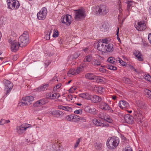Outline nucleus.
I'll return each mask as SVG.
<instances>
[{"label":"nucleus","mask_w":151,"mask_h":151,"mask_svg":"<svg viewBox=\"0 0 151 151\" xmlns=\"http://www.w3.org/2000/svg\"><path fill=\"white\" fill-rule=\"evenodd\" d=\"M123 151H132V150L129 146H127L123 150Z\"/></svg>","instance_id":"48"},{"label":"nucleus","mask_w":151,"mask_h":151,"mask_svg":"<svg viewBox=\"0 0 151 151\" xmlns=\"http://www.w3.org/2000/svg\"><path fill=\"white\" fill-rule=\"evenodd\" d=\"M74 116V120H75L76 121H79L80 118V116H79L76 115H73Z\"/></svg>","instance_id":"55"},{"label":"nucleus","mask_w":151,"mask_h":151,"mask_svg":"<svg viewBox=\"0 0 151 151\" xmlns=\"http://www.w3.org/2000/svg\"><path fill=\"white\" fill-rule=\"evenodd\" d=\"M9 122V119L6 120L4 119H1V122L2 124V125H3Z\"/></svg>","instance_id":"52"},{"label":"nucleus","mask_w":151,"mask_h":151,"mask_svg":"<svg viewBox=\"0 0 151 151\" xmlns=\"http://www.w3.org/2000/svg\"><path fill=\"white\" fill-rule=\"evenodd\" d=\"M92 122L94 124L97 126H101L102 127H108L109 126L108 124H105L102 123L95 119L93 120Z\"/></svg>","instance_id":"18"},{"label":"nucleus","mask_w":151,"mask_h":151,"mask_svg":"<svg viewBox=\"0 0 151 151\" xmlns=\"http://www.w3.org/2000/svg\"><path fill=\"white\" fill-rule=\"evenodd\" d=\"M99 107L102 110L104 111H108L109 112L112 113L113 110L110 107L108 104L104 101H102L99 104Z\"/></svg>","instance_id":"10"},{"label":"nucleus","mask_w":151,"mask_h":151,"mask_svg":"<svg viewBox=\"0 0 151 151\" xmlns=\"http://www.w3.org/2000/svg\"><path fill=\"white\" fill-rule=\"evenodd\" d=\"M103 99L101 97L96 95H91L90 100L93 103H98L100 102Z\"/></svg>","instance_id":"16"},{"label":"nucleus","mask_w":151,"mask_h":151,"mask_svg":"<svg viewBox=\"0 0 151 151\" xmlns=\"http://www.w3.org/2000/svg\"><path fill=\"white\" fill-rule=\"evenodd\" d=\"M76 75L75 70L73 68L70 69L68 73V76L69 77L71 76V75Z\"/></svg>","instance_id":"37"},{"label":"nucleus","mask_w":151,"mask_h":151,"mask_svg":"<svg viewBox=\"0 0 151 151\" xmlns=\"http://www.w3.org/2000/svg\"><path fill=\"white\" fill-rule=\"evenodd\" d=\"M136 104L138 107V111H143L145 110L147 107V104L144 102L140 101H137Z\"/></svg>","instance_id":"13"},{"label":"nucleus","mask_w":151,"mask_h":151,"mask_svg":"<svg viewBox=\"0 0 151 151\" xmlns=\"http://www.w3.org/2000/svg\"><path fill=\"white\" fill-rule=\"evenodd\" d=\"M133 53L139 60L140 61H143V59L142 57V55L140 52L138 50H135L134 52Z\"/></svg>","instance_id":"27"},{"label":"nucleus","mask_w":151,"mask_h":151,"mask_svg":"<svg viewBox=\"0 0 151 151\" xmlns=\"http://www.w3.org/2000/svg\"><path fill=\"white\" fill-rule=\"evenodd\" d=\"M80 53L78 52L75 53L73 55L71 56V57L73 59H75L77 58L80 55Z\"/></svg>","instance_id":"44"},{"label":"nucleus","mask_w":151,"mask_h":151,"mask_svg":"<svg viewBox=\"0 0 151 151\" xmlns=\"http://www.w3.org/2000/svg\"><path fill=\"white\" fill-rule=\"evenodd\" d=\"M85 110L87 112L93 114L96 113V109L94 108H91L89 106H86L85 108Z\"/></svg>","instance_id":"30"},{"label":"nucleus","mask_w":151,"mask_h":151,"mask_svg":"<svg viewBox=\"0 0 151 151\" xmlns=\"http://www.w3.org/2000/svg\"><path fill=\"white\" fill-rule=\"evenodd\" d=\"M99 70L100 72L102 73H106V70L103 68H99Z\"/></svg>","instance_id":"58"},{"label":"nucleus","mask_w":151,"mask_h":151,"mask_svg":"<svg viewBox=\"0 0 151 151\" xmlns=\"http://www.w3.org/2000/svg\"><path fill=\"white\" fill-rule=\"evenodd\" d=\"M11 44V49L12 52H17L20 47V43L16 40H14L13 41H11L10 43Z\"/></svg>","instance_id":"11"},{"label":"nucleus","mask_w":151,"mask_h":151,"mask_svg":"<svg viewBox=\"0 0 151 151\" xmlns=\"http://www.w3.org/2000/svg\"><path fill=\"white\" fill-rule=\"evenodd\" d=\"M73 115L70 114L67 115L65 117V120L68 122H76L75 120H74Z\"/></svg>","instance_id":"31"},{"label":"nucleus","mask_w":151,"mask_h":151,"mask_svg":"<svg viewBox=\"0 0 151 151\" xmlns=\"http://www.w3.org/2000/svg\"><path fill=\"white\" fill-rule=\"evenodd\" d=\"M10 9H16L19 6L20 4L19 2L17 0H10Z\"/></svg>","instance_id":"15"},{"label":"nucleus","mask_w":151,"mask_h":151,"mask_svg":"<svg viewBox=\"0 0 151 151\" xmlns=\"http://www.w3.org/2000/svg\"><path fill=\"white\" fill-rule=\"evenodd\" d=\"M79 121L82 122H86V119L85 117L80 116Z\"/></svg>","instance_id":"49"},{"label":"nucleus","mask_w":151,"mask_h":151,"mask_svg":"<svg viewBox=\"0 0 151 151\" xmlns=\"http://www.w3.org/2000/svg\"><path fill=\"white\" fill-rule=\"evenodd\" d=\"M74 11L75 13V18L76 20L80 21L83 20L86 16V12L84 9H79L75 10Z\"/></svg>","instance_id":"4"},{"label":"nucleus","mask_w":151,"mask_h":151,"mask_svg":"<svg viewBox=\"0 0 151 151\" xmlns=\"http://www.w3.org/2000/svg\"><path fill=\"white\" fill-rule=\"evenodd\" d=\"M51 62L48 60H46L45 62V67H47L50 63Z\"/></svg>","instance_id":"57"},{"label":"nucleus","mask_w":151,"mask_h":151,"mask_svg":"<svg viewBox=\"0 0 151 151\" xmlns=\"http://www.w3.org/2000/svg\"><path fill=\"white\" fill-rule=\"evenodd\" d=\"M144 92L147 97L151 99V91L147 88H145L144 90Z\"/></svg>","instance_id":"33"},{"label":"nucleus","mask_w":151,"mask_h":151,"mask_svg":"<svg viewBox=\"0 0 151 151\" xmlns=\"http://www.w3.org/2000/svg\"><path fill=\"white\" fill-rule=\"evenodd\" d=\"M109 12V9L106 5H101L98 7L96 11L97 15H105Z\"/></svg>","instance_id":"6"},{"label":"nucleus","mask_w":151,"mask_h":151,"mask_svg":"<svg viewBox=\"0 0 151 151\" xmlns=\"http://www.w3.org/2000/svg\"><path fill=\"white\" fill-rule=\"evenodd\" d=\"M34 100V97L32 96H28L23 97L21 101L18 104V105L20 106L29 105Z\"/></svg>","instance_id":"5"},{"label":"nucleus","mask_w":151,"mask_h":151,"mask_svg":"<svg viewBox=\"0 0 151 151\" xmlns=\"http://www.w3.org/2000/svg\"><path fill=\"white\" fill-rule=\"evenodd\" d=\"M108 61L111 63L114 64L117 63V58H115L113 57H110L108 59Z\"/></svg>","instance_id":"34"},{"label":"nucleus","mask_w":151,"mask_h":151,"mask_svg":"<svg viewBox=\"0 0 151 151\" xmlns=\"http://www.w3.org/2000/svg\"><path fill=\"white\" fill-rule=\"evenodd\" d=\"M95 80L102 83H105L106 81V80L105 78L102 77H98L97 76V78H96V79Z\"/></svg>","instance_id":"32"},{"label":"nucleus","mask_w":151,"mask_h":151,"mask_svg":"<svg viewBox=\"0 0 151 151\" xmlns=\"http://www.w3.org/2000/svg\"><path fill=\"white\" fill-rule=\"evenodd\" d=\"M61 22L66 25L69 26L72 20V16L69 14L64 15L61 18Z\"/></svg>","instance_id":"9"},{"label":"nucleus","mask_w":151,"mask_h":151,"mask_svg":"<svg viewBox=\"0 0 151 151\" xmlns=\"http://www.w3.org/2000/svg\"><path fill=\"white\" fill-rule=\"evenodd\" d=\"M88 48L87 47L85 49H83V50L86 53H88Z\"/></svg>","instance_id":"63"},{"label":"nucleus","mask_w":151,"mask_h":151,"mask_svg":"<svg viewBox=\"0 0 151 151\" xmlns=\"http://www.w3.org/2000/svg\"><path fill=\"white\" fill-rule=\"evenodd\" d=\"M49 85L47 83H44L36 89V91L40 92L41 91H44L48 89Z\"/></svg>","instance_id":"17"},{"label":"nucleus","mask_w":151,"mask_h":151,"mask_svg":"<svg viewBox=\"0 0 151 151\" xmlns=\"http://www.w3.org/2000/svg\"><path fill=\"white\" fill-rule=\"evenodd\" d=\"M117 62H118L119 63H120L123 66H125L126 64V63H125L124 61H123L119 58H117Z\"/></svg>","instance_id":"41"},{"label":"nucleus","mask_w":151,"mask_h":151,"mask_svg":"<svg viewBox=\"0 0 151 151\" xmlns=\"http://www.w3.org/2000/svg\"><path fill=\"white\" fill-rule=\"evenodd\" d=\"M108 68L111 70H115L117 69V68L113 65H109L108 66Z\"/></svg>","instance_id":"46"},{"label":"nucleus","mask_w":151,"mask_h":151,"mask_svg":"<svg viewBox=\"0 0 151 151\" xmlns=\"http://www.w3.org/2000/svg\"><path fill=\"white\" fill-rule=\"evenodd\" d=\"M58 108L64 110L66 111L71 112L72 111V108L68 106H64L62 105H59L58 106Z\"/></svg>","instance_id":"28"},{"label":"nucleus","mask_w":151,"mask_h":151,"mask_svg":"<svg viewBox=\"0 0 151 151\" xmlns=\"http://www.w3.org/2000/svg\"><path fill=\"white\" fill-rule=\"evenodd\" d=\"M52 146L51 151H63V147L57 144H52Z\"/></svg>","instance_id":"23"},{"label":"nucleus","mask_w":151,"mask_h":151,"mask_svg":"<svg viewBox=\"0 0 151 151\" xmlns=\"http://www.w3.org/2000/svg\"><path fill=\"white\" fill-rule=\"evenodd\" d=\"M135 27L137 30L140 31H144L147 28L146 24L144 21L138 22L137 25H135Z\"/></svg>","instance_id":"12"},{"label":"nucleus","mask_w":151,"mask_h":151,"mask_svg":"<svg viewBox=\"0 0 151 151\" xmlns=\"http://www.w3.org/2000/svg\"><path fill=\"white\" fill-rule=\"evenodd\" d=\"M80 97L87 100H90L91 95L87 93H83L79 95Z\"/></svg>","instance_id":"29"},{"label":"nucleus","mask_w":151,"mask_h":151,"mask_svg":"<svg viewBox=\"0 0 151 151\" xmlns=\"http://www.w3.org/2000/svg\"><path fill=\"white\" fill-rule=\"evenodd\" d=\"M117 9L118 11V12L119 14L118 16V19L119 20L121 19V18L122 16V5L121 4V2L119 1L118 2L117 6Z\"/></svg>","instance_id":"21"},{"label":"nucleus","mask_w":151,"mask_h":151,"mask_svg":"<svg viewBox=\"0 0 151 151\" xmlns=\"http://www.w3.org/2000/svg\"><path fill=\"white\" fill-rule=\"evenodd\" d=\"M104 120H106V121L110 123H112L113 122V120L111 119L109 117L106 118V119L104 118Z\"/></svg>","instance_id":"54"},{"label":"nucleus","mask_w":151,"mask_h":151,"mask_svg":"<svg viewBox=\"0 0 151 151\" xmlns=\"http://www.w3.org/2000/svg\"><path fill=\"white\" fill-rule=\"evenodd\" d=\"M5 86V91L6 92L5 93L6 95H7L9 92V81L8 80H6L4 81Z\"/></svg>","instance_id":"25"},{"label":"nucleus","mask_w":151,"mask_h":151,"mask_svg":"<svg viewBox=\"0 0 151 151\" xmlns=\"http://www.w3.org/2000/svg\"><path fill=\"white\" fill-rule=\"evenodd\" d=\"M58 36V32H56V33H54L53 35V36L54 37H57Z\"/></svg>","instance_id":"62"},{"label":"nucleus","mask_w":151,"mask_h":151,"mask_svg":"<svg viewBox=\"0 0 151 151\" xmlns=\"http://www.w3.org/2000/svg\"><path fill=\"white\" fill-rule=\"evenodd\" d=\"M47 13V9L45 7L42 8L37 13V19L40 20L45 19L46 18Z\"/></svg>","instance_id":"8"},{"label":"nucleus","mask_w":151,"mask_h":151,"mask_svg":"<svg viewBox=\"0 0 151 151\" xmlns=\"http://www.w3.org/2000/svg\"><path fill=\"white\" fill-rule=\"evenodd\" d=\"M133 2L132 1H128L127 3V10L129 11L130 6L132 5Z\"/></svg>","instance_id":"50"},{"label":"nucleus","mask_w":151,"mask_h":151,"mask_svg":"<svg viewBox=\"0 0 151 151\" xmlns=\"http://www.w3.org/2000/svg\"><path fill=\"white\" fill-rule=\"evenodd\" d=\"M32 127V125L25 123L17 127L16 129L18 133L22 134L25 132L27 129Z\"/></svg>","instance_id":"7"},{"label":"nucleus","mask_w":151,"mask_h":151,"mask_svg":"<svg viewBox=\"0 0 151 151\" xmlns=\"http://www.w3.org/2000/svg\"><path fill=\"white\" fill-rule=\"evenodd\" d=\"M102 146V145L100 143H96V145H95V147L98 150H100Z\"/></svg>","instance_id":"47"},{"label":"nucleus","mask_w":151,"mask_h":151,"mask_svg":"<svg viewBox=\"0 0 151 151\" xmlns=\"http://www.w3.org/2000/svg\"><path fill=\"white\" fill-rule=\"evenodd\" d=\"M59 93H54L51 94V99H55L58 98L60 96Z\"/></svg>","instance_id":"38"},{"label":"nucleus","mask_w":151,"mask_h":151,"mask_svg":"<svg viewBox=\"0 0 151 151\" xmlns=\"http://www.w3.org/2000/svg\"><path fill=\"white\" fill-rule=\"evenodd\" d=\"M46 103L45 99H42L37 101L33 104V106L35 107L41 106L44 104Z\"/></svg>","instance_id":"24"},{"label":"nucleus","mask_w":151,"mask_h":151,"mask_svg":"<svg viewBox=\"0 0 151 151\" xmlns=\"http://www.w3.org/2000/svg\"><path fill=\"white\" fill-rule=\"evenodd\" d=\"M20 47H23L26 46L29 42V35L28 31H24L20 36L19 39Z\"/></svg>","instance_id":"3"},{"label":"nucleus","mask_w":151,"mask_h":151,"mask_svg":"<svg viewBox=\"0 0 151 151\" xmlns=\"http://www.w3.org/2000/svg\"><path fill=\"white\" fill-rule=\"evenodd\" d=\"M85 78L89 80H95L97 76H95L92 73H88L86 74Z\"/></svg>","instance_id":"26"},{"label":"nucleus","mask_w":151,"mask_h":151,"mask_svg":"<svg viewBox=\"0 0 151 151\" xmlns=\"http://www.w3.org/2000/svg\"><path fill=\"white\" fill-rule=\"evenodd\" d=\"M97 91L99 93H102L105 91V89L103 87H99L98 88Z\"/></svg>","instance_id":"43"},{"label":"nucleus","mask_w":151,"mask_h":151,"mask_svg":"<svg viewBox=\"0 0 151 151\" xmlns=\"http://www.w3.org/2000/svg\"><path fill=\"white\" fill-rule=\"evenodd\" d=\"M17 59V58L16 55H14L13 56V60L14 61H15Z\"/></svg>","instance_id":"64"},{"label":"nucleus","mask_w":151,"mask_h":151,"mask_svg":"<svg viewBox=\"0 0 151 151\" xmlns=\"http://www.w3.org/2000/svg\"><path fill=\"white\" fill-rule=\"evenodd\" d=\"M119 107L122 109L127 108L129 106L128 103L124 100L120 101L119 103Z\"/></svg>","instance_id":"22"},{"label":"nucleus","mask_w":151,"mask_h":151,"mask_svg":"<svg viewBox=\"0 0 151 151\" xmlns=\"http://www.w3.org/2000/svg\"><path fill=\"white\" fill-rule=\"evenodd\" d=\"M92 59V56L91 55H88L86 56L84 60V62H90Z\"/></svg>","instance_id":"36"},{"label":"nucleus","mask_w":151,"mask_h":151,"mask_svg":"<svg viewBox=\"0 0 151 151\" xmlns=\"http://www.w3.org/2000/svg\"><path fill=\"white\" fill-rule=\"evenodd\" d=\"M73 96L71 95H68V98L69 99L71 100L73 98Z\"/></svg>","instance_id":"61"},{"label":"nucleus","mask_w":151,"mask_h":151,"mask_svg":"<svg viewBox=\"0 0 151 151\" xmlns=\"http://www.w3.org/2000/svg\"><path fill=\"white\" fill-rule=\"evenodd\" d=\"M144 78L145 80L149 81H150L151 80V77L149 75H145Z\"/></svg>","instance_id":"51"},{"label":"nucleus","mask_w":151,"mask_h":151,"mask_svg":"<svg viewBox=\"0 0 151 151\" xmlns=\"http://www.w3.org/2000/svg\"><path fill=\"white\" fill-rule=\"evenodd\" d=\"M97 49L100 51L104 53L111 52L114 50L113 45L109 43V41L107 39H103L99 42L97 45Z\"/></svg>","instance_id":"1"},{"label":"nucleus","mask_w":151,"mask_h":151,"mask_svg":"<svg viewBox=\"0 0 151 151\" xmlns=\"http://www.w3.org/2000/svg\"><path fill=\"white\" fill-rule=\"evenodd\" d=\"M61 84L60 83H58L54 87L53 91L56 92H58L59 91V88L61 87Z\"/></svg>","instance_id":"39"},{"label":"nucleus","mask_w":151,"mask_h":151,"mask_svg":"<svg viewBox=\"0 0 151 151\" xmlns=\"http://www.w3.org/2000/svg\"><path fill=\"white\" fill-rule=\"evenodd\" d=\"M17 36L16 34L14 31H12L10 35V42H11V41L15 40V38Z\"/></svg>","instance_id":"35"},{"label":"nucleus","mask_w":151,"mask_h":151,"mask_svg":"<svg viewBox=\"0 0 151 151\" xmlns=\"http://www.w3.org/2000/svg\"><path fill=\"white\" fill-rule=\"evenodd\" d=\"M76 87H73L70 88L69 90V91L71 93H73L74 92V91L76 90Z\"/></svg>","instance_id":"56"},{"label":"nucleus","mask_w":151,"mask_h":151,"mask_svg":"<svg viewBox=\"0 0 151 151\" xmlns=\"http://www.w3.org/2000/svg\"><path fill=\"white\" fill-rule=\"evenodd\" d=\"M81 139V138H79L76 141L74 147V149H76V148L78 147L79 144Z\"/></svg>","instance_id":"42"},{"label":"nucleus","mask_w":151,"mask_h":151,"mask_svg":"<svg viewBox=\"0 0 151 151\" xmlns=\"http://www.w3.org/2000/svg\"><path fill=\"white\" fill-rule=\"evenodd\" d=\"M92 63L95 66H98L100 65V61L98 60L93 59L92 62Z\"/></svg>","instance_id":"40"},{"label":"nucleus","mask_w":151,"mask_h":151,"mask_svg":"<svg viewBox=\"0 0 151 151\" xmlns=\"http://www.w3.org/2000/svg\"><path fill=\"white\" fill-rule=\"evenodd\" d=\"M74 113L76 114H81L82 113V111L81 109L79 110H76L74 111Z\"/></svg>","instance_id":"53"},{"label":"nucleus","mask_w":151,"mask_h":151,"mask_svg":"<svg viewBox=\"0 0 151 151\" xmlns=\"http://www.w3.org/2000/svg\"><path fill=\"white\" fill-rule=\"evenodd\" d=\"M50 114L53 116L55 117H59L60 115L62 114V112L58 110H53L49 112Z\"/></svg>","instance_id":"20"},{"label":"nucleus","mask_w":151,"mask_h":151,"mask_svg":"<svg viewBox=\"0 0 151 151\" xmlns=\"http://www.w3.org/2000/svg\"><path fill=\"white\" fill-rule=\"evenodd\" d=\"M46 97L47 98L51 99V94L50 93H48L46 94Z\"/></svg>","instance_id":"59"},{"label":"nucleus","mask_w":151,"mask_h":151,"mask_svg":"<svg viewBox=\"0 0 151 151\" xmlns=\"http://www.w3.org/2000/svg\"><path fill=\"white\" fill-rule=\"evenodd\" d=\"M50 33H49V35H46L45 36V38L47 40H49L50 39Z\"/></svg>","instance_id":"60"},{"label":"nucleus","mask_w":151,"mask_h":151,"mask_svg":"<svg viewBox=\"0 0 151 151\" xmlns=\"http://www.w3.org/2000/svg\"><path fill=\"white\" fill-rule=\"evenodd\" d=\"M119 138L117 137H113L109 138L106 142V145L109 148L114 149L119 144Z\"/></svg>","instance_id":"2"},{"label":"nucleus","mask_w":151,"mask_h":151,"mask_svg":"<svg viewBox=\"0 0 151 151\" xmlns=\"http://www.w3.org/2000/svg\"><path fill=\"white\" fill-rule=\"evenodd\" d=\"M83 68V67H78L77 69L75 70L76 74H78L81 71Z\"/></svg>","instance_id":"45"},{"label":"nucleus","mask_w":151,"mask_h":151,"mask_svg":"<svg viewBox=\"0 0 151 151\" xmlns=\"http://www.w3.org/2000/svg\"><path fill=\"white\" fill-rule=\"evenodd\" d=\"M124 118L126 122L130 124L132 123L133 121V117L129 114H127L124 116Z\"/></svg>","instance_id":"19"},{"label":"nucleus","mask_w":151,"mask_h":151,"mask_svg":"<svg viewBox=\"0 0 151 151\" xmlns=\"http://www.w3.org/2000/svg\"><path fill=\"white\" fill-rule=\"evenodd\" d=\"M144 113L142 111H138L135 115L136 121L138 123H141L144 117Z\"/></svg>","instance_id":"14"}]
</instances>
